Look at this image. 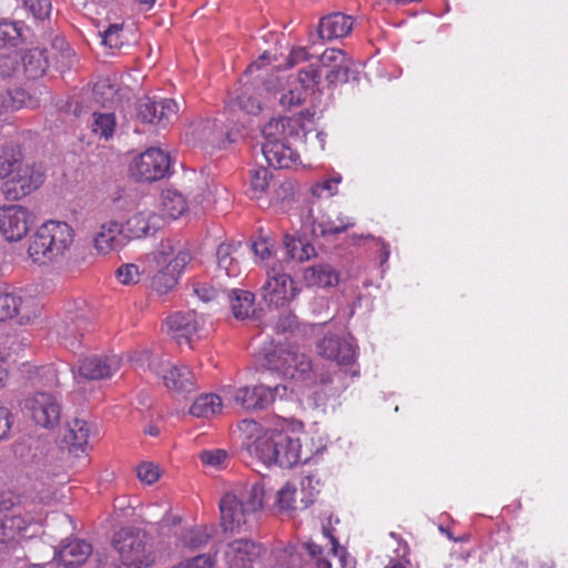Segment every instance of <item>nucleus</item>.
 Here are the masks:
<instances>
[{
	"instance_id": "f257e3e1",
	"label": "nucleus",
	"mask_w": 568,
	"mask_h": 568,
	"mask_svg": "<svg viewBox=\"0 0 568 568\" xmlns=\"http://www.w3.org/2000/svg\"><path fill=\"white\" fill-rule=\"evenodd\" d=\"M240 429L247 434L244 443L248 454L264 465L276 464L290 468L300 462H306L310 456L303 457L301 439L292 433L267 429L262 430L253 419H244Z\"/></svg>"
},
{
	"instance_id": "f03ea898",
	"label": "nucleus",
	"mask_w": 568,
	"mask_h": 568,
	"mask_svg": "<svg viewBox=\"0 0 568 568\" xmlns=\"http://www.w3.org/2000/svg\"><path fill=\"white\" fill-rule=\"evenodd\" d=\"M264 487L254 483L227 491L220 501L222 526L225 531L243 534L252 531L263 507Z\"/></svg>"
},
{
	"instance_id": "7ed1b4c3",
	"label": "nucleus",
	"mask_w": 568,
	"mask_h": 568,
	"mask_svg": "<svg viewBox=\"0 0 568 568\" xmlns=\"http://www.w3.org/2000/svg\"><path fill=\"white\" fill-rule=\"evenodd\" d=\"M265 362L270 371L278 372L283 377L305 386L326 385L333 382L328 372L315 366L308 355L295 346H276L265 356Z\"/></svg>"
},
{
	"instance_id": "20e7f679",
	"label": "nucleus",
	"mask_w": 568,
	"mask_h": 568,
	"mask_svg": "<svg viewBox=\"0 0 568 568\" xmlns=\"http://www.w3.org/2000/svg\"><path fill=\"white\" fill-rule=\"evenodd\" d=\"M73 242V230L64 222L48 221L33 234L28 247L30 258L36 263L58 261L64 256Z\"/></svg>"
},
{
	"instance_id": "39448f33",
	"label": "nucleus",
	"mask_w": 568,
	"mask_h": 568,
	"mask_svg": "<svg viewBox=\"0 0 568 568\" xmlns=\"http://www.w3.org/2000/svg\"><path fill=\"white\" fill-rule=\"evenodd\" d=\"M112 542L119 554L120 568H143L153 562L148 536L141 529L123 527L114 534Z\"/></svg>"
},
{
	"instance_id": "423d86ee",
	"label": "nucleus",
	"mask_w": 568,
	"mask_h": 568,
	"mask_svg": "<svg viewBox=\"0 0 568 568\" xmlns=\"http://www.w3.org/2000/svg\"><path fill=\"white\" fill-rule=\"evenodd\" d=\"M257 62H253L246 70V73L240 80V88L235 91V95L230 100L229 106L232 110H241L246 114L257 115L265 103L266 95L271 94L272 79L263 81L255 78L250 82V73L254 69H258Z\"/></svg>"
},
{
	"instance_id": "0eeeda50",
	"label": "nucleus",
	"mask_w": 568,
	"mask_h": 568,
	"mask_svg": "<svg viewBox=\"0 0 568 568\" xmlns=\"http://www.w3.org/2000/svg\"><path fill=\"white\" fill-rule=\"evenodd\" d=\"M260 291L263 301L276 308L288 304L300 293L296 282L281 261H275L267 267L266 280Z\"/></svg>"
},
{
	"instance_id": "6e6552de",
	"label": "nucleus",
	"mask_w": 568,
	"mask_h": 568,
	"mask_svg": "<svg viewBox=\"0 0 568 568\" xmlns=\"http://www.w3.org/2000/svg\"><path fill=\"white\" fill-rule=\"evenodd\" d=\"M285 385H276L273 388L264 384L242 387H227L224 397L235 406L246 410L255 412L267 408L276 397L283 398L286 395Z\"/></svg>"
},
{
	"instance_id": "1a4fd4ad",
	"label": "nucleus",
	"mask_w": 568,
	"mask_h": 568,
	"mask_svg": "<svg viewBox=\"0 0 568 568\" xmlns=\"http://www.w3.org/2000/svg\"><path fill=\"white\" fill-rule=\"evenodd\" d=\"M169 333L179 345L193 347V343L210 333L206 317L193 310L176 312L166 318Z\"/></svg>"
},
{
	"instance_id": "9d476101",
	"label": "nucleus",
	"mask_w": 568,
	"mask_h": 568,
	"mask_svg": "<svg viewBox=\"0 0 568 568\" xmlns=\"http://www.w3.org/2000/svg\"><path fill=\"white\" fill-rule=\"evenodd\" d=\"M23 412L38 426L51 429L60 423L61 403L51 393L37 392L24 399Z\"/></svg>"
},
{
	"instance_id": "9b49d317",
	"label": "nucleus",
	"mask_w": 568,
	"mask_h": 568,
	"mask_svg": "<svg viewBox=\"0 0 568 568\" xmlns=\"http://www.w3.org/2000/svg\"><path fill=\"white\" fill-rule=\"evenodd\" d=\"M43 172L40 168L23 164L22 160L11 173L9 180L2 185V192L8 200H19L43 183Z\"/></svg>"
},
{
	"instance_id": "f8f14e48",
	"label": "nucleus",
	"mask_w": 568,
	"mask_h": 568,
	"mask_svg": "<svg viewBox=\"0 0 568 568\" xmlns=\"http://www.w3.org/2000/svg\"><path fill=\"white\" fill-rule=\"evenodd\" d=\"M170 166V158L165 152L150 148L133 161L130 171L138 181L153 182L163 179Z\"/></svg>"
},
{
	"instance_id": "ddd939ff",
	"label": "nucleus",
	"mask_w": 568,
	"mask_h": 568,
	"mask_svg": "<svg viewBox=\"0 0 568 568\" xmlns=\"http://www.w3.org/2000/svg\"><path fill=\"white\" fill-rule=\"evenodd\" d=\"M91 323L83 311H69L62 320L54 325V333L60 343L75 352L82 344L84 333L89 331Z\"/></svg>"
},
{
	"instance_id": "4468645a",
	"label": "nucleus",
	"mask_w": 568,
	"mask_h": 568,
	"mask_svg": "<svg viewBox=\"0 0 568 568\" xmlns=\"http://www.w3.org/2000/svg\"><path fill=\"white\" fill-rule=\"evenodd\" d=\"M32 223L30 212L20 205L0 206V233L8 242L20 241Z\"/></svg>"
},
{
	"instance_id": "2eb2a0df",
	"label": "nucleus",
	"mask_w": 568,
	"mask_h": 568,
	"mask_svg": "<svg viewBox=\"0 0 568 568\" xmlns=\"http://www.w3.org/2000/svg\"><path fill=\"white\" fill-rule=\"evenodd\" d=\"M121 366V358L115 354L92 355L80 361L79 366L73 369L74 379L80 383L82 379L93 381L111 377Z\"/></svg>"
},
{
	"instance_id": "dca6fc26",
	"label": "nucleus",
	"mask_w": 568,
	"mask_h": 568,
	"mask_svg": "<svg viewBox=\"0 0 568 568\" xmlns=\"http://www.w3.org/2000/svg\"><path fill=\"white\" fill-rule=\"evenodd\" d=\"M150 369L162 376L165 387L171 392L190 393L194 389V375L184 365L154 359L150 363Z\"/></svg>"
},
{
	"instance_id": "f3484780",
	"label": "nucleus",
	"mask_w": 568,
	"mask_h": 568,
	"mask_svg": "<svg viewBox=\"0 0 568 568\" xmlns=\"http://www.w3.org/2000/svg\"><path fill=\"white\" fill-rule=\"evenodd\" d=\"M136 113L143 122L165 126L176 116L178 103L172 99L155 101L144 97L138 102Z\"/></svg>"
},
{
	"instance_id": "a211bd4d",
	"label": "nucleus",
	"mask_w": 568,
	"mask_h": 568,
	"mask_svg": "<svg viewBox=\"0 0 568 568\" xmlns=\"http://www.w3.org/2000/svg\"><path fill=\"white\" fill-rule=\"evenodd\" d=\"M262 551V545L251 539H235L227 544L224 561L227 568H253Z\"/></svg>"
},
{
	"instance_id": "6ab92c4d",
	"label": "nucleus",
	"mask_w": 568,
	"mask_h": 568,
	"mask_svg": "<svg viewBox=\"0 0 568 568\" xmlns=\"http://www.w3.org/2000/svg\"><path fill=\"white\" fill-rule=\"evenodd\" d=\"M317 352L322 357L339 366L353 365L356 359V346L351 341L334 334L325 335L317 343Z\"/></svg>"
},
{
	"instance_id": "aec40b11",
	"label": "nucleus",
	"mask_w": 568,
	"mask_h": 568,
	"mask_svg": "<svg viewBox=\"0 0 568 568\" xmlns=\"http://www.w3.org/2000/svg\"><path fill=\"white\" fill-rule=\"evenodd\" d=\"M317 61L321 68L328 70L325 78L329 83H346L352 77V61L339 49H326Z\"/></svg>"
},
{
	"instance_id": "412c9836",
	"label": "nucleus",
	"mask_w": 568,
	"mask_h": 568,
	"mask_svg": "<svg viewBox=\"0 0 568 568\" xmlns=\"http://www.w3.org/2000/svg\"><path fill=\"white\" fill-rule=\"evenodd\" d=\"M262 153L268 165L277 169H290L298 162L300 155L290 142L277 138L264 136Z\"/></svg>"
},
{
	"instance_id": "4be33fe9",
	"label": "nucleus",
	"mask_w": 568,
	"mask_h": 568,
	"mask_svg": "<svg viewBox=\"0 0 568 568\" xmlns=\"http://www.w3.org/2000/svg\"><path fill=\"white\" fill-rule=\"evenodd\" d=\"M262 133L263 136L277 138L285 142H288V139L302 140L307 134L301 118L294 116L270 120Z\"/></svg>"
},
{
	"instance_id": "5701e85b",
	"label": "nucleus",
	"mask_w": 568,
	"mask_h": 568,
	"mask_svg": "<svg viewBox=\"0 0 568 568\" xmlns=\"http://www.w3.org/2000/svg\"><path fill=\"white\" fill-rule=\"evenodd\" d=\"M163 219L151 210H143L132 214L125 223V232L130 237L142 239L153 235L161 229Z\"/></svg>"
},
{
	"instance_id": "b1692460",
	"label": "nucleus",
	"mask_w": 568,
	"mask_h": 568,
	"mask_svg": "<svg viewBox=\"0 0 568 568\" xmlns=\"http://www.w3.org/2000/svg\"><path fill=\"white\" fill-rule=\"evenodd\" d=\"M353 24L351 16L342 12L327 14L320 20L318 37L323 40L344 38L352 31Z\"/></svg>"
},
{
	"instance_id": "393cba45",
	"label": "nucleus",
	"mask_w": 568,
	"mask_h": 568,
	"mask_svg": "<svg viewBox=\"0 0 568 568\" xmlns=\"http://www.w3.org/2000/svg\"><path fill=\"white\" fill-rule=\"evenodd\" d=\"M30 302L13 292H0V322L18 317L20 324L29 322L34 312L29 310Z\"/></svg>"
},
{
	"instance_id": "a878e982",
	"label": "nucleus",
	"mask_w": 568,
	"mask_h": 568,
	"mask_svg": "<svg viewBox=\"0 0 568 568\" xmlns=\"http://www.w3.org/2000/svg\"><path fill=\"white\" fill-rule=\"evenodd\" d=\"M92 554V546L83 539H72L63 544L55 556L65 568L83 565Z\"/></svg>"
},
{
	"instance_id": "bb28decb",
	"label": "nucleus",
	"mask_w": 568,
	"mask_h": 568,
	"mask_svg": "<svg viewBox=\"0 0 568 568\" xmlns=\"http://www.w3.org/2000/svg\"><path fill=\"white\" fill-rule=\"evenodd\" d=\"M123 245L122 225L115 221L103 223L94 236V246L101 254L116 251Z\"/></svg>"
},
{
	"instance_id": "cd10ccee",
	"label": "nucleus",
	"mask_w": 568,
	"mask_h": 568,
	"mask_svg": "<svg viewBox=\"0 0 568 568\" xmlns=\"http://www.w3.org/2000/svg\"><path fill=\"white\" fill-rule=\"evenodd\" d=\"M91 426L83 419L75 418L68 425L65 442L69 445V452L75 456L84 454L88 448Z\"/></svg>"
},
{
	"instance_id": "c85d7f7f",
	"label": "nucleus",
	"mask_w": 568,
	"mask_h": 568,
	"mask_svg": "<svg viewBox=\"0 0 568 568\" xmlns=\"http://www.w3.org/2000/svg\"><path fill=\"white\" fill-rule=\"evenodd\" d=\"M241 243H222L216 250L217 266L229 277H237L241 274L239 251Z\"/></svg>"
},
{
	"instance_id": "c756f323",
	"label": "nucleus",
	"mask_w": 568,
	"mask_h": 568,
	"mask_svg": "<svg viewBox=\"0 0 568 568\" xmlns=\"http://www.w3.org/2000/svg\"><path fill=\"white\" fill-rule=\"evenodd\" d=\"M21 72L28 79L42 77L48 67V60L44 50L38 48L27 50L20 53Z\"/></svg>"
},
{
	"instance_id": "7c9ffc66",
	"label": "nucleus",
	"mask_w": 568,
	"mask_h": 568,
	"mask_svg": "<svg viewBox=\"0 0 568 568\" xmlns=\"http://www.w3.org/2000/svg\"><path fill=\"white\" fill-rule=\"evenodd\" d=\"M304 280L310 286L331 287L338 283L337 272L327 264H318L304 271Z\"/></svg>"
},
{
	"instance_id": "2f4dec72",
	"label": "nucleus",
	"mask_w": 568,
	"mask_h": 568,
	"mask_svg": "<svg viewBox=\"0 0 568 568\" xmlns=\"http://www.w3.org/2000/svg\"><path fill=\"white\" fill-rule=\"evenodd\" d=\"M232 313L236 320H246L254 314V294L244 290H232L229 294Z\"/></svg>"
},
{
	"instance_id": "473e14b6",
	"label": "nucleus",
	"mask_w": 568,
	"mask_h": 568,
	"mask_svg": "<svg viewBox=\"0 0 568 568\" xmlns=\"http://www.w3.org/2000/svg\"><path fill=\"white\" fill-rule=\"evenodd\" d=\"M222 134L223 130L215 120H201L192 124V135L201 143L212 146L220 145Z\"/></svg>"
},
{
	"instance_id": "72a5a7b5",
	"label": "nucleus",
	"mask_w": 568,
	"mask_h": 568,
	"mask_svg": "<svg viewBox=\"0 0 568 568\" xmlns=\"http://www.w3.org/2000/svg\"><path fill=\"white\" fill-rule=\"evenodd\" d=\"M222 409V399L215 394L199 396L190 408V414L200 418H210Z\"/></svg>"
},
{
	"instance_id": "f704fd0d",
	"label": "nucleus",
	"mask_w": 568,
	"mask_h": 568,
	"mask_svg": "<svg viewBox=\"0 0 568 568\" xmlns=\"http://www.w3.org/2000/svg\"><path fill=\"white\" fill-rule=\"evenodd\" d=\"M284 245L287 256L296 262L308 261L316 255L315 247L305 240L285 235Z\"/></svg>"
},
{
	"instance_id": "c9c22d12",
	"label": "nucleus",
	"mask_w": 568,
	"mask_h": 568,
	"mask_svg": "<svg viewBox=\"0 0 568 568\" xmlns=\"http://www.w3.org/2000/svg\"><path fill=\"white\" fill-rule=\"evenodd\" d=\"M22 160V153L12 143L0 145V180H9L11 173Z\"/></svg>"
},
{
	"instance_id": "e433bc0d",
	"label": "nucleus",
	"mask_w": 568,
	"mask_h": 568,
	"mask_svg": "<svg viewBox=\"0 0 568 568\" xmlns=\"http://www.w3.org/2000/svg\"><path fill=\"white\" fill-rule=\"evenodd\" d=\"M94 100L103 105L113 104L119 100V87L115 79L101 78L93 87Z\"/></svg>"
},
{
	"instance_id": "4c0bfd02",
	"label": "nucleus",
	"mask_w": 568,
	"mask_h": 568,
	"mask_svg": "<svg viewBox=\"0 0 568 568\" xmlns=\"http://www.w3.org/2000/svg\"><path fill=\"white\" fill-rule=\"evenodd\" d=\"M0 99L4 102V112L16 111L21 108H32L37 104V101L26 90L20 88L0 93Z\"/></svg>"
},
{
	"instance_id": "58836bf2",
	"label": "nucleus",
	"mask_w": 568,
	"mask_h": 568,
	"mask_svg": "<svg viewBox=\"0 0 568 568\" xmlns=\"http://www.w3.org/2000/svg\"><path fill=\"white\" fill-rule=\"evenodd\" d=\"M162 211L170 219L180 217L187 209L184 196L173 190H166L162 193Z\"/></svg>"
},
{
	"instance_id": "ea45409f",
	"label": "nucleus",
	"mask_w": 568,
	"mask_h": 568,
	"mask_svg": "<svg viewBox=\"0 0 568 568\" xmlns=\"http://www.w3.org/2000/svg\"><path fill=\"white\" fill-rule=\"evenodd\" d=\"M116 120L112 112H94L92 113L91 131L99 138L110 139L115 130Z\"/></svg>"
},
{
	"instance_id": "a19ab883",
	"label": "nucleus",
	"mask_w": 568,
	"mask_h": 568,
	"mask_svg": "<svg viewBox=\"0 0 568 568\" xmlns=\"http://www.w3.org/2000/svg\"><path fill=\"white\" fill-rule=\"evenodd\" d=\"M23 23L0 21V48H16L22 41Z\"/></svg>"
},
{
	"instance_id": "79ce46f5",
	"label": "nucleus",
	"mask_w": 568,
	"mask_h": 568,
	"mask_svg": "<svg viewBox=\"0 0 568 568\" xmlns=\"http://www.w3.org/2000/svg\"><path fill=\"white\" fill-rule=\"evenodd\" d=\"M272 175L265 168H257L250 171L247 194L252 199H260L267 190Z\"/></svg>"
},
{
	"instance_id": "37998d69",
	"label": "nucleus",
	"mask_w": 568,
	"mask_h": 568,
	"mask_svg": "<svg viewBox=\"0 0 568 568\" xmlns=\"http://www.w3.org/2000/svg\"><path fill=\"white\" fill-rule=\"evenodd\" d=\"M303 568H331V562L322 556L323 549L316 544H303Z\"/></svg>"
},
{
	"instance_id": "c03bdc74",
	"label": "nucleus",
	"mask_w": 568,
	"mask_h": 568,
	"mask_svg": "<svg viewBox=\"0 0 568 568\" xmlns=\"http://www.w3.org/2000/svg\"><path fill=\"white\" fill-rule=\"evenodd\" d=\"M179 276L165 265L152 278V288L160 295L172 291L178 284Z\"/></svg>"
},
{
	"instance_id": "a18cd8bd",
	"label": "nucleus",
	"mask_w": 568,
	"mask_h": 568,
	"mask_svg": "<svg viewBox=\"0 0 568 568\" xmlns=\"http://www.w3.org/2000/svg\"><path fill=\"white\" fill-rule=\"evenodd\" d=\"M20 64V52L17 50L0 54V75L11 78L21 73Z\"/></svg>"
},
{
	"instance_id": "49530a36",
	"label": "nucleus",
	"mask_w": 568,
	"mask_h": 568,
	"mask_svg": "<svg viewBox=\"0 0 568 568\" xmlns=\"http://www.w3.org/2000/svg\"><path fill=\"white\" fill-rule=\"evenodd\" d=\"M211 532L204 526H195L184 531L182 541L190 548H199L207 544Z\"/></svg>"
},
{
	"instance_id": "de8ad7c7",
	"label": "nucleus",
	"mask_w": 568,
	"mask_h": 568,
	"mask_svg": "<svg viewBox=\"0 0 568 568\" xmlns=\"http://www.w3.org/2000/svg\"><path fill=\"white\" fill-rule=\"evenodd\" d=\"M101 43L112 50L120 49L123 43L122 24H110L105 30L100 31Z\"/></svg>"
},
{
	"instance_id": "09e8293b",
	"label": "nucleus",
	"mask_w": 568,
	"mask_h": 568,
	"mask_svg": "<svg viewBox=\"0 0 568 568\" xmlns=\"http://www.w3.org/2000/svg\"><path fill=\"white\" fill-rule=\"evenodd\" d=\"M321 483L314 475L304 476L301 479L302 503L304 507L314 503L315 496L320 493Z\"/></svg>"
},
{
	"instance_id": "8fccbe9b",
	"label": "nucleus",
	"mask_w": 568,
	"mask_h": 568,
	"mask_svg": "<svg viewBox=\"0 0 568 568\" xmlns=\"http://www.w3.org/2000/svg\"><path fill=\"white\" fill-rule=\"evenodd\" d=\"M305 99L306 91L302 90L296 84L294 88H290L287 91L281 93L278 101L284 110H291L294 106L301 105Z\"/></svg>"
},
{
	"instance_id": "3c124183",
	"label": "nucleus",
	"mask_w": 568,
	"mask_h": 568,
	"mask_svg": "<svg viewBox=\"0 0 568 568\" xmlns=\"http://www.w3.org/2000/svg\"><path fill=\"white\" fill-rule=\"evenodd\" d=\"M181 245L175 243L173 240L161 241L156 250L153 252V258L156 264H168L169 261L174 256Z\"/></svg>"
},
{
	"instance_id": "603ef678",
	"label": "nucleus",
	"mask_w": 568,
	"mask_h": 568,
	"mask_svg": "<svg viewBox=\"0 0 568 568\" xmlns=\"http://www.w3.org/2000/svg\"><path fill=\"white\" fill-rule=\"evenodd\" d=\"M337 222L338 223L334 221L321 222L318 224L320 233L322 235L338 234L345 232L355 224L354 221L347 216H338Z\"/></svg>"
},
{
	"instance_id": "864d4df0",
	"label": "nucleus",
	"mask_w": 568,
	"mask_h": 568,
	"mask_svg": "<svg viewBox=\"0 0 568 568\" xmlns=\"http://www.w3.org/2000/svg\"><path fill=\"white\" fill-rule=\"evenodd\" d=\"M192 255L190 251L182 245L179 247L174 256L169 261L166 266L172 272L176 273L178 276L185 270V267L191 263Z\"/></svg>"
},
{
	"instance_id": "5fc2aeb1",
	"label": "nucleus",
	"mask_w": 568,
	"mask_h": 568,
	"mask_svg": "<svg viewBox=\"0 0 568 568\" xmlns=\"http://www.w3.org/2000/svg\"><path fill=\"white\" fill-rule=\"evenodd\" d=\"M23 4L34 19L38 20L49 18L52 9L50 0H23Z\"/></svg>"
},
{
	"instance_id": "6e6d98bb",
	"label": "nucleus",
	"mask_w": 568,
	"mask_h": 568,
	"mask_svg": "<svg viewBox=\"0 0 568 568\" xmlns=\"http://www.w3.org/2000/svg\"><path fill=\"white\" fill-rule=\"evenodd\" d=\"M296 487L290 483L283 486L277 493V505L281 510L290 511L295 509Z\"/></svg>"
},
{
	"instance_id": "4d7b16f0",
	"label": "nucleus",
	"mask_w": 568,
	"mask_h": 568,
	"mask_svg": "<svg viewBox=\"0 0 568 568\" xmlns=\"http://www.w3.org/2000/svg\"><path fill=\"white\" fill-rule=\"evenodd\" d=\"M320 79V70L314 64H310L298 72L297 82L298 88L304 91L313 88Z\"/></svg>"
},
{
	"instance_id": "13d9d810",
	"label": "nucleus",
	"mask_w": 568,
	"mask_h": 568,
	"mask_svg": "<svg viewBox=\"0 0 568 568\" xmlns=\"http://www.w3.org/2000/svg\"><path fill=\"white\" fill-rule=\"evenodd\" d=\"M341 181L342 176L337 174L331 179H326L322 182L316 183L312 187V192L316 196H323L325 192L326 196H333L334 194L337 193V185L341 183Z\"/></svg>"
},
{
	"instance_id": "bf43d9fd",
	"label": "nucleus",
	"mask_w": 568,
	"mask_h": 568,
	"mask_svg": "<svg viewBox=\"0 0 568 568\" xmlns=\"http://www.w3.org/2000/svg\"><path fill=\"white\" fill-rule=\"evenodd\" d=\"M116 277L124 285L135 284L140 281L139 267L135 264H124L116 270Z\"/></svg>"
},
{
	"instance_id": "052dcab7",
	"label": "nucleus",
	"mask_w": 568,
	"mask_h": 568,
	"mask_svg": "<svg viewBox=\"0 0 568 568\" xmlns=\"http://www.w3.org/2000/svg\"><path fill=\"white\" fill-rule=\"evenodd\" d=\"M138 478L148 485L155 483L160 477L158 466L152 463H142L136 468Z\"/></svg>"
},
{
	"instance_id": "680f3d73",
	"label": "nucleus",
	"mask_w": 568,
	"mask_h": 568,
	"mask_svg": "<svg viewBox=\"0 0 568 568\" xmlns=\"http://www.w3.org/2000/svg\"><path fill=\"white\" fill-rule=\"evenodd\" d=\"M3 521L10 527L12 534L18 539V536L26 531L28 526L31 524V518L22 517L21 515H11L2 518Z\"/></svg>"
},
{
	"instance_id": "e2e57ef3",
	"label": "nucleus",
	"mask_w": 568,
	"mask_h": 568,
	"mask_svg": "<svg viewBox=\"0 0 568 568\" xmlns=\"http://www.w3.org/2000/svg\"><path fill=\"white\" fill-rule=\"evenodd\" d=\"M227 457V454L223 449L204 450L200 455V459L203 464L220 467L223 465Z\"/></svg>"
},
{
	"instance_id": "0e129e2a",
	"label": "nucleus",
	"mask_w": 568,
	"mask_h": 568,
	"mask_svg": "<svg viewBox=\"0 0 568 568\" xmlns=\"http://www.w3.org/2000/svg\"><path fill=\"white\" fill-rule=\"evenodd\" d=\"M18 539L12 534L10 527L3 521L0 520V551H7L16 546Z\"/></svg>"
},
{
	"instance_id": "69168bd1",
	"label": "nucleus",
	"mask_w": 568,
	"mask_h": 568,
	"mask_svg": "<svg viewBox=\"0 0 568 568\" xmlns=\"http://www.w3.org/2000/svg\"><path fill=\"white\" fill-rule=\"evenodd\" d=\"M252 251L262 261L267 260L272 255V244L266 239L253 242Z\"/></svg>"
},
{
	"instance_id": "338daca9",
	"label": "nucleus",
	"mask_w": 568,
	"mask_h": 568,
	"mask_svg": "<svg viewBox=\"0 0 568 568\" xmlns=\"http://www.w3.org/2000/svg\"><path fill=\"white\" fill-rule=\"evenodd\" d=\"M193 291L203 302H210L217 297L219 292L209 284H194Z\"/></svg>"
},
{
	"instance_id": "774afa93",
	"label": "nucleus",
	"mask_w": 568,
	"mask_h": 568,
	"mask_svg": "<svg viewBox=\"0 0 568 568\" xmlns=\"http://www.w3.org/2000/svg\"><path fill=\"white\" fill-rule=\"evenodd\" d=\"M303 546L300 549L290 550L287 554V559L283 564L286 568H303Z\"/></svg>"
}]
</instances>
